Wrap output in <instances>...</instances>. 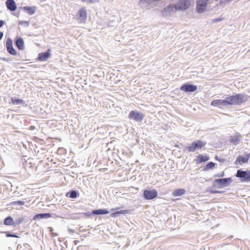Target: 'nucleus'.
<instances>
[{
  "mask_svg": "<svg viewBox=\"0 0 250 250\" xmlns=\"http://www.w3.org/2000/svg\"><path fill=\"white\" fill-rule=\"evenodd\" d=\"M115 210V209H114V208L111 209V210H112V211H113V210Z\"/></svg>",
  "mask_w": 250,
  "mask_h": 250,
  "instance_id": "obj_42",
  "label": "nucleus"
},
{
  "mask_svg": "<svg viewBox=\"0 0 250 250\" xmlns=\"http://www.w3.org/2000/svg\"><path fill=\"white\" fill-rule=\"evenodd\" d=\"M19 24H21V25L24 24L25 26H28V25H29V22L28 21H20L19 22Z\"/></svg>",
  "mask_w": 250,
  "mask_h": 250,
  "instance_id": "obj_31",
  "label": "nucleus"
},
{
  "mask_svg": "<svg viewBox=\"0 0 250 250\" xmlns=\"http://www.w3.org/2000/svg\"><path fill=\"white\" fill-rule=\"evenodd\" d=\"M185 192H186V191L184 189L179 188V189L175 190L173 192L172 195L175 197L179 196H181V195L184 194L185 193Z\"/></svg>",
  "mask_w": 250,
  "mask_h": 250,
  "instance_id": "obj_19",
  "label": "nucleus"
},
{
  "mask_svg": "<svg viewBox=\"0 0 250 250\" xmlns=\"http://www.w3.org/2000/svg\"><path fill=\"white\" fill-rule=\"evenodd\" d=\"M241 138L239 133H236L234 136H231L230 141L234 145H237Z\"/></svg>",
  "mask_w": 250,
  "mask_h": 250,
  "instance_id": "obj_14",
  "label": "nucleus"
},
{
  "mask_svg": "<svg viewBox=\"0 0 250 250\" xmlns=\"http://www.w3.org/2000/svg\"><path fill=\"white\" fill-rule=\"evenodd\" d=\"M215 164L213 162H210L206 165V168L207 169H210L213 168L215 167Z\"/></svg>",
  "mask_w": 250,
  "mask_h": 250,
  "instance_id": "obj_29",
  "label": "nucleus"
},
{
  "mask_svg": "<svg viewBox=\"0 0 250 250\" xmlns=\"http://www.w3.org/2000/svg\"><path fill=\"white\" fill-rule=\"evenodd\" d=\"M11 102L14 104H19L23 103V101L22 100L20 99H16L15 98H12L11 99Z\"/></svg>",
  "mask_w": 250,
  "mask_h": 250,
  "instance_id": "obj_25",
  "label": "nucleus"
},
{
  "mask_svg": "<svg viewBox=\"0 0 250 250\" xmlns=\"http://www.w3.org/2000/svg\"><path fill=\"white\" fill-rule=\"evenodd\" d=\"M50 55L49 52L41 53L39 54L38 59L41 61H44L49 58Z\"/></svg>",
  "mask_w": 250,
  "mask_h": 250,
  "instance_id": "obj_16",
  "label": "nucleus"
},
{
  "mask_svg": "<svg viewBox=\"0 0 250 250\" xmlns=\"http://www.w3.org/2000/svg\"><path fill=\"white\" fill-rule=\"evenodd\" d=\"M87 14L84 8L80 9L76 15L77 21L81 23H85L87 19Z\"/></svg>",
  "mask_w": 250,
  "mask_h": 250,
  "instance_id": "obj_5",
  "label": "nucleus"
},
{
  "mask_svg": "<svg viewBox=\"0 0 250 250\" xmlns=\"http://www.w3.org/2000/svg\"><path fill=\"white\" fill-rule=\"evenodd\" d=\"M82 214H83V215H86L87 213H82Z\"/></svg>",
  "mask_w": 250,
  "mask_h": 250,
  "instance_id": "obj_43",
  "label": "nucleus"
},
{
  "mask_svg": "<svg viewBox=\"0 0 250 250\" xmlns=\"http://www.w3.org/2000/svg\"><path fill=\"white\" fill-rule=\"evenodd\" d=\"M246 156H248V158H249V157H250V153L249 154H248Z\"/></svg>",
  "mask_w": 250,
  "mask_h": 250,
  "instance_id": "obj_40",
  "label": "nucleus"
},
{
  "mask_svg": "<svg viewBox=\"0 0 250 250\" xmlns=\"http://www.w3.org/2000/svg\"><path fill=\"white\" fill-rule=\"evenodd\" d=\"M128 212L127 210H122L120 211H118L114 213H112L110 214V216L112 217H116L117 215L120 214H125Z\"/></svg>",
  "mask_w": 250,
  "mask_h": 250,
  "instance_id": "obj_22",
  "label": "nucleus"
},
{
  "mask_svg": "<svg viewBox=\"0 0 250 250\" xmlns=\"http://www.w3.org/2000/svg\"><path fill=\"white\" fill-rule=\"evenodd\" d=\"M229 0H220V3L222 4H226L228 3Z\"/></svg>",
  "mask_w": 250,
  "mask_h": 250,
  "instance_id": "obj_32",
  "label": "nucleus"
},
{
  "mask_svg": "<svg viewBox=\"0 0 250 250\" xmlns=\"http://www.w3.org/2000/svg\"><path fill=\"white\" fill-rule=\"evenodd\" d=\"M144 117V116L142 113L136 111H131L128 115V118L130 119L134 120L136 122H141Z\"/></svg>",
  "mask_w": 250,
  "mask_h": 250,
  "instance_id": "obj_8",
  "label": "nucleus"
},
{
  "mask_svg": "<svg viewBox=\"0 0 250 250\" xmlns=\"http://www.w3.org/2000/svg\"><path fill=\"white\" fill-rule=\"evenodd\" d=\"M51 217V214L49 213L39 214L35 215L33 217L34 220L38 219L48 218Z\"/></svg>",
  "mask_w": 250,
  "mask_h": 250,
  "instance_id": "obj_17",
  "label": "nucleus"
},
{
  "mask_svg": "<svg viewBox=\"0 0 250 250\" xmlns=\"http://www.w3.org/2000/svg\"><path fill=\"white\" fill-rule=\"evenodd\" d=\"M7 236H8V237H17V236H16L15 235L10 234H7Z\"/></svg>",
  "mask_w": 250,
  "mask_h": 250,
  "instance_id": "obj_37",
  "label": "nucleus"
},
{
  "mask_svg": "<svg viewBox=\"0 0 250 250\" xmlns=\"http://www.w3.org/2000/svg\"><path fill=\"white\" fill-rule=\"evenodd\" d=\"M209 160V157L207 156H203L199 155L197 159L196 160L197 163H200L203 162H205Z\"/></svg>",
  "mask_w": 250,
  "mask_h": 250,
  "instance_id": "obj_21",
  "label": "nucleus"
},
{
  "mask_svg": "<svg viewBox=\"0 0 250 250\" xmlns=\"http://www.w3.org/2000/svg\"><path fill=\"white\" fill-rule=\"evenodd\" d=\"M6 48L8 53L12 55H16L17 54V52L13 48V46L7 47Z\"/></svg>",
  "mask_w": 250,
  "mask_h": 250,
  "instance_id": "obj_24",
  "label": "nucleus"
},
{
  "mask_svg": "<svg viewBox=\"0 0 250 250\" xmlns=\"http://www.w3.org/2000/svg\"><path fill=\"white\" fill-rule=\"evenodd\" d=\"M90 213H89V214H87V215H88V216H90Z\"/></svg>",
  "mask_w": 250,
  "mask_h": 250,
  "instance_id": "obj_44",
  "label": "nucleus"
},
{
  "mask_svg": "<svg viewBox=\"0 0 250 250\" xmlns=\"http://www.w3.org/2000/svg\"><path fill=\"white\" fill-rule=\"evenodd\" d=\"M108 213L109 211L107 210L104 209H99L97 210H93L92 211L93 214L97 215L105 214H108Z\"/></svg>",
  "mask_w": 250,
  "mask_h": 250,
  "instance_id": "obj_20",
  "label": "nucleus"
},
{
  "mask_svg": "<svg viewBox=\"0 0 250 250\" xmlns=\"http://www.w3.org/2000/svg\"><path fill=\"white\" fill-rule=\"evenodd\" d=\"M248 100V96L244 94H237L226 97L224 100H215L212 101L211 105L213 106L222 107L230 104H240Z\"/></svg>",
  "mask_w": 250,
  "mask_h": 250,
  "instance_id": "obj_1",
  "label": "nucleus"
},
{
  "mask_svg": "<svg viewBox=\"0 0 250 250\" xmlns=\"http://www.w3.org/2000/svg\"><path fill=\"white\" fill-rule=\"evenodd\" d=\"M6 47L13 46L12 45V41L11 39L9 38L7 39L6 42Z\"/></svg>",
  "mask_w": 250,
  "mask_h": 250,
  "instance_id": "obj_27",
  "label": "nucleus"
},
{
  "mask_svg": "<svg viewBox=\"0 0 250 250\" xmlns=\"http://www.w3.org/2000/svg\"><path fill=\"white\" fill-rule=\"evenodd\" d=\"M219 177H223L224 176V174L223 173L221 175H218Z\"/></svg>",
  "mask_w": 250,
  "mask_h": 250,
  "instance_id": "obj_41",
  "label": "nucleus"
},
{
  "mask_svg": "<svg viewBox=\"0 0 250 250\" xmlns=\"http://www.w3.org/2000/svg\"><path fill=\"white\" fill-rule=\"evenodd\" d=\"M83 2H88L90 3H94L99 2L101 0H81Z\"/></svg>",
  "mask_w": 250,
  "mask_h": 250,
  "instance_id": "obj_26",
  "label": "nucleus"
},
{
  "mask_svg": "<svg viewBox=\"0 0 250 250\" xmlns=\"http://www.w3.org/2000/svg\"><path fill=\"white\" fill-rule=\"evenodd\" d=\"M5 4L7 9L11 11H14L17 9V5L14 0H7Z\"/></svg>",
  "mask_w": 250,
  "mask_h": 250,
  "instance_id": "obj_12",
  "label": "nucleus"
},
{
  "mask_svg": "<svg viewBox=\"0 0 250 250\" xmlns=\"http://www.w3.org/2000/svg\"><path fill=\"white\" fill-rule=\"evenodd\" d=\"M236 176L239 178L242 182L250 181V170L242 171L239 169L237 171Z\"/></svg>",
  "mask_w": 250,
  "mask_h": 250,
  "instance_id": "obj_7",
  "label": "nucleus"
},
{
  "mask_svg": "<svg viewBox=\"0 0 250 250\" xmlns=\"http://www.w3.org/2000/svg\"><path fill=\"white\" fill-rule=\"evenodd\" d=\"M231 182L230 178H224L215 180L214 182L218 183L221 187H226L229 185Z\"/></svg>",
  "mask_w": 250,
  "mask_h": 250,
  "instance_id": "obj_11",
  "label": "nucleus"
},
{
  "mask_svg": "<svg viewBox=\"0 0 250 250\" xmlns=\"http://www.w3.org/2000/svg\"><path fill=\"white\" fill-rule=\"evenodd\" d=\"M3 36V33L2 32L0 31V40L2 39Z\"/></svg>",
  "mask_w": 250,
  "mask_h": 250,
  "instance_id": "obj_35",
  "label": "nucleus"
},
{
  "mask_svg": "<svg viewBox=\"0 0 250 250\" xmlns=\"http://www.w3.org/2000/svg\"><path fill=\"white\" fill-rule=\"evenodd\" d=\"M24 204V202L22 201H14L11 203V205H23Z\"/></svg>",
  "mask_w": 250,
  "mask_h": 250,
  "instance_id": "obj_28",
  "label": "nucleus"
},
{
  "mask_svg": "<svg viewBox=\"0 0 250 250\" xmlns=\"http://www.w3.org/2000/svg\"><path fill=\"white\" fill-rule=\"evenodd\" d=\"M206 143L204 141L196 140L194 141L189 146L187 147L188 151L194 152L196 150L201 149L205 146Z\"/></svg>",
  "mask_w": 250,
  "mask_h": 250,
  "instance_id": "obj_6",
  "label": "nucleus"
},
{
  "mask_svg": "<svg viewBox=\"0 0 250 250\" xmlns=\"http://www.w3.org/2000/svg\"><path fill=\"white\" fill-rule=\"evenodd\" d=\"M209 7V0H196L195 11L199 15L208 12Z\"/></svg>",
  "mask_w": 250,
  "mask_h": 250,
  "instance_id": "obj_2",
  "label": "nucleus"
},
{
  "mask_svg": "<svg viewBox=\"0 0 250 250\" xmlns=\"http://www.w3.org/2000/svg\"><path fill=\"white\" fill-rule=\"evenodd\" d=\"M22 9L27 12V13L32 15L34 14L37 9V7L35 6H24L22 7Z\"/></svg>",
  "mask_w": 250,
  "mask_h": 250,
  "instance_id": "obj_13",
  "label": "nucleus"
},
{
  "mask_svg": "<svg viewBox=\"0 0 250 250\" xmlns=\"http://www.w3.org/2000/svg\"><path fill=\"white\" fill-rule=\"evenodd\" d=\"M175 5L178 11H186L191 6L192 1L191 0H179Z\"/></svg>",
  "mask_w": 250,
  "mask_h": 250,
  "instance_id": "obj_4",
  "label": "nucleus"
},
{
  "mask_svg": "<svg viewBox=\"0 0 250 250\" xmlns=\"http://www.w3.org/2000/svg\"><path fill=\"white\" fill-rule=\"evenodd\" d=\"M77 192L75 190H73L70 192L69 197L71 198H75L77 197Z\"/></svg>",
  "mask_w": 250,
  "mask_h": 250,
  "instance_id": "obj_30",
  "label": "nucleus"
},
{
  "mask_svg": "<svg viewBox=\"0 0 250 250\" xmlns=\"http://www.w3.org/2000/svg\"><path fill=\"white\" fill-rule=\"evenodd\" d=\"M68 231H69V232L70 233H74V230H73V229H68Z\"/></svg>",
  "mask_w": 250,
  "mask_h": 250,
  "instance_id": "obj_38",
  "label": "nucleus"
},
{
  "mask_svg": "<svg viewBox=\"0 0 250 250\" xmlns=\"http://www.w3.org/2000/svg\"><path fill=\"white\" fill-rule=\"evenodd\" d=\"M197 87L196 85L186 83L182 85L180 87V90L186 92H192L196 91Z\"/></svg>",
  "mask_w": 250,
  "mask_h": 250,
  "instance_id": "obj_10",
  "label": "nucleus"
},
{
  "mask_svg": "<svg viewBox=\"0 0 250 250\" xmlns=\"http://www.w3.org/2000/svg\"><path fill=\"white\" fill-rule=\"evenodd\" d=\"M178 11L175 4H171L167 5L161 10L162 16L164 17L171 16L176 11Z\"/></svg>",
  "mask_w": 250,
  "mask_h": 250,
  "instance_id": "obj_3",
  "label": "nucleus"
},
{
  "mask_svg": "<svg viewBox=\"0 0 250 250\" xmlns=\"http://www.w3.org/2000/svg\"><path fill=\"white\" fill-rule=\"evenodd\" d=\"M0 59L2 60V61H6V62L9 61L8 59L6 58H0Z\"/></svg>",
  "mask_w": 250,
  "mask_h": 250,
  "instance_id": "obj_36",
  "label": "nucleus"
},
{
  "mask_svg": "<svg viewBox=\"0 0 250 250\" xmlns=\"http://www.w3.org/2000/svg\"><path fill=\"white\" fill-rule=\"evenodd\" d=\"M17 47L20 50H23L24 48V42L21 38H19L16 42Z\"/></svg>",
  "mask_w": 250,
  "mask_h": 250,
  "instance_id": "obj_18",
  "label": "nucleus"
},
{
  "mask_svg": "<svg viewBox=\"0 0 250 250\" xmlns=\"http://www.w3.org/2000/svg\"><path fill=\"white\" fill-rule=\"evenodd\" d=\"M4 23V22L3 21H2V20L0 21V27H2Z\"/></svg>",
  "mask_w": 250,
  "mask_h": 250,
  "instance_id": "obj_34",
  "label": "nucleus"
},
{
  "mask_svg": "<svg viewBox=\"0 0 250 250\" xmlns=\"http://www.w3.org/2000/svg\"><path fill=\"white\" fill-rule=\"evenodd\" d=\"M23 220H24V219L23 218H20L18 220V222L17 223L20 224V223H22L23 221Z\"/></svg>",
  "mask_w": 250,
  "mask_h": 250,
  "instance_id": "obj_33",
  "label": "nucleus"
},
{
  "mask_svg": "<svg viewBox=\"0 0 250 250\" xmlns=\"http://www.w3.org/2000/svg\"><path fill=\"white\" fill-rule=\"evenodd\" d=\"M14 224V220L11 217H8L5 219L4 224L5 225H12Z\"/></svg>",
  "mask_w": 250,
  "mask_h": 250,
  "instance_id": "obj_23",
  "label": "nucleus"
},
{
  "mask_svg": "<svg viewBox=\"0 0 250 250\" xmlns=\"http://www.w3.org/2000/svg\"><path fill=\"white\" fill-rule=\"evenodd\" d=\"M248 160L249 158L248 156H239L237 158L235 163L237 165H242L243 163L248 162Z\"/></svg>",
  "mask_w": 250,
  "mask_h": 250,
  "instance_id": "obj_15",
  "label": "nucleus"
},
{
  "mask_svg": "<svg viewBox=\"0 0 250 250\" xmlns=\"http://www.w3.org/2000/svg\"><path fill=\"white\" fill-rule=\"evenodd\" d=\"M158 193L155 189L145 190L144 197L146 200H151L157 197Z\"/></svg>",
  "mask_w": 250,
  "mask_h": 250,
  "instance_id": "obj_9",
  "label": "nucleus"
},
{
  "mask_svg": "<svg viewBox=\"0 0 250 250\" xmlns=\"http://www.w3.org/2000/svg\"><path fill=\"white\" fill-rule=\"evenodd\" d=\"M211 193H220L221 192L220 191H211Z\"/></svg>",
  "mask_w": 250,
  "mask_h": 250,
  "instance_id": "obj_39",
  "label": "nucleus"
}]
</instances>
